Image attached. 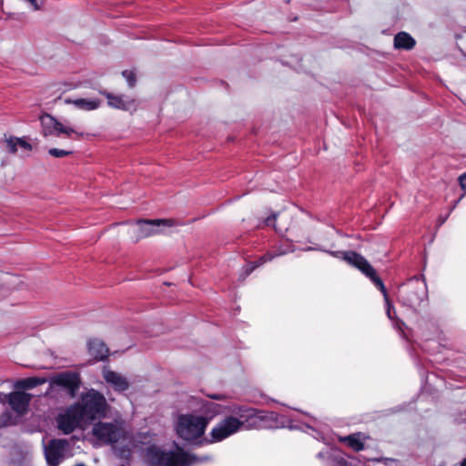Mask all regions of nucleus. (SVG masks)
I'll list each match as a JSON object with an SVG mask.
<instances>
[{"label": "nucleus", "mask_w": 466, "mask_h": 466, "mask_svg": "<svg viewBox=\"0 0 466 466\" xmlns=\"http://www.w3.org/2000/svg\"><path fill=\"white\" fill-rule=\"evenodd\" d=\"M228 411L239 420L241 430L269 428L277 420L276 413L246 405L234 404L228 407Z\"/></svg>", "instance_id": "1"}, {"label": "nucleus", "mask_w": 466, "mask_h": 466, "mask_svg": "<svg viewBox=\"0 0 466 466\" xmlns=\"http://www.w3.org/2000/svg\"><path fill=\"white\" fill-rule=\"evenodd\" d=\"M146 456L152 466H190L194 462L208 460V457L198 458L184 451H166L154 444L147 448Z\"/></svg>", "instance_id": "2"}, {"label": "nucleus", "mask_w": 466, "mask_h": 466, "mask_svg": "<svg viewBox=\"0 0 466 466\" xmlns=\"http://www.w3.org/2000/svg\"><path fill=\"white\" fill-rule=\"evenodd\" d=\"M74 405L85 421L105 417L107 408L105 396L94 389L82 396L80 403Z\"/></svg>", "instance_id": "3"}, {"label": "nucleus", "mask_w": 466, "mask_h": 466, "mask_svg": "<svg viewBox=\"0 0 466 466\" xmlns=\"http://www.w3.org/2000/svg\"><path fill=\"white\" fill-rule=\"evenodd\" d=\"M207 420L192 413L180 414L176 424L177 434L187 441L201 438L208 428Z\"/></svg>", "instance_id": "4"}, {"label": "nucleus", "mask_w": 466, "mask_h": 466, "mask_svg": "<svg viewBox=\"0 0 466 466\" xmlns=\"http://www.w3.org/2000/svg\"><path fill=\"white\" fill-rule=\"evenodd\" d=\"M426 297V283L418 277L409 279L399 289V302L413 309L420 307Z\"/></svg>", "instance_id": "5"}, {"label": "nucleus", "mask_w": 466, "mask_h": 466, "mask_svg": "<svg viewBox=\"0 0 466 466\" xmlns=\"http://www.w3.org/2000/svg\"><path fill=\"white\" fill-rule=\"evenodd\" d=\"M343 259L369 278L378 289H384V283L370 262L356 251L343 252Z\"/></svg>", "instance_id": "6"}, {"label": "nucleus", "mask_w": 466, "mask_h": 466, "mask_svg": "<svg viewBox=\"0 0 466 466\" xmlns=\"http://www.w3.org/2000/svg\"><path fill=\"white\" fill-rule=\"evenodd\" d=\"M241 431V423L236 415L226 416L218 421L209 432L208 443L220 442Z\"/></svg>", "instance_id": "7"}, {"label": "nucleus", "mask_w": 466, "mask_h": 466, "mask_svg": "<svg viewBox=\"0 0 466 466\" xmlns=\"http://www.w3.org/2000/svg\"><path fill=\"white\" fill-rule=\"evenodd\" d=\"M81 377L76 371H62L51 379V384L65 389L70 397L75 398L81 386Z\"/></svg>", "instance_id": "8"}, {"label": "nucleus", "mask_w": 466, "mask_h": 466, "mask_svg": "<svg viewBox=\"0 0 466 466\" xmlns=\"http://www.w3.org/2000/svg\"><path fill=\"white\" fill-rule=\"evenodd\" d=\"M92 432L97 440L106 444L117 442L122 436L121 429L111 422L99 421L96 423L93 427Z\"/></svg>", "instance_id": "9"}, {"label": "nucleus", "mask_w": 466, "mask_h": 466, "mask_svg": "<svg viewBox=\"0 0 466 466\" xmlns=\"http://www.w3.org/2000/svg\"><path fill=\"white\" fill-rule=\"evenodd\" d=\"M40 121L43 128V135L45 137L51 135L59 136L60 134H65L68 137H70L72 134H76L80 137L83 136V134L77 133L73 128L65 127L61 122L47 113L40 116Z\"/></svg>", "instance_id": "10"}, {"label": "nucleus", "mask_w": 466, "mask_h": 466, "mask_svg": "<svg viewBox=\"0 0 466 466\" xmlns=\"http://www.w3.org/2000/svg\"><path fill=\"white\" fill-rule=\"evenodd\" d=\"M85 421L75 405L70 406L65 413L57 417V426L65 434L72 433L80 423Z\"/></svg>", "instance_id": "11"}, {"label": "nucleus", "mask_w": 466, "mask_h": 466, "mask_svg": "<svg viewBox=\"0 0 466 466\" xmlns=\"http://www.w3.org/2000/svg\"><path fill=\"white\" fill-rule=\"evenodd\" d=\"M69 446L67 440H51L46 448V459L49 466H58L64 459V453Z\"/></svg>", "instance_id": "12"}, {"label": "nucleus", "mask_w": 466, "mask_h": 466, "mask_svg": "<svg viewBox=\"0 0 466 466\" xmlns=\"http://www.w3.org/2000/svg\"><path fill=\"white\" fill-rule=\"evenodd\" d=\"M99 94L107 99V105L112 108L128 111L137 107V102L134 98H127L123 95H115L106 90H100Z\"/></svg>", "instance_id": "13"}, {"label": "nucleus", "mask_w": 466, "mask_h": 466, "mask_svg": "<svg viewBox=\"0 0 466 466\" xmlns=\"http://www.w3.org/2000/svg\"><path fill=\"white\" fill-rule=\"evenodd\" d=\"M32 395L21 390H16L9 393L7 401L14 411L19 414H24L27 411Z\"/></svg>", "instance_id": "14"}, {"label": "nucleus", "mask_w": 466, "mask_h": 466, "mask_svg": "<svg viewBox=\"0 0 466 466\" xmlns=\"http://www.w3.org/2000/svg\"><path fill=\"white\" fill-rule=\"evenodd\" d=\"M224 407L220 404L212 402L207 400H201L198 402V407L197 411L200 414L199 417H202L205 420H207V424L218 415L223 413Z\"/></svg>", "instance_id": "15"}, {"label": "nucleus", "mask_w": 466, "mask_h": 466, "mask_svg": "<svg viewBox=\"0 0 466 466\" xmlns=\"http://www.w3.org/2000/svg\"><path fill=\"white\" fill-rule=\"evenodd\" d=\"M161 225L173 226L170 219H147L138 221V237L147 238L158 232L157 228Z\"/></svg>", "instance_id": "16"}, {"label": "nucleus", "mask_w": 466, "mask_h": 466, "mask_svg": "<svg viewBox=\"0 0 466 466\" xmlns=\"http://www.w3.org/2000/svg\"><path fill=\"white\" fill-rule=\"evenodd\" d=\"M88 352L97 361L105 360L109 355L106 345L97 339H91L88 342Z\"/></svg>", "instance_id": "17"}, {"label": "nucleus", "mask_w": 466, "mask_h": 466, "mask_svg": "<svg viewBox=\"0 0 466 466\" xmlns=\"http://www.w3.org/2000/svg\"><path fill=\"white\" fill-rule=\"evenodd\" d=\"M104 379L107 383L111 384L116 391L123 392L129 388V383L127 379L116 371H105Z\"/></svg>", "instance_id": "18"}, {"label": "nucleus", "mask_w": 466, "mask_h": 466, "mask_svg": "<svg viewBox=\"0 0 466 466\" xmlns=\"http://www.w3.org/2000/svg\"><path fill=\"white\" fill-rule=\"evenodd\" d=\"M362 432H356L339 439L340 442L346 443L354 451L359 452L365 450L364 440L368 439Z\"/></svg>", "instance_id": "19"}, {"label": "nucleus", "mask_w": 466, "mask_h": 466, "mask_svg": "<svg viewBox=\"0 0 466 466\" xmlns=\"http://www.w3.org/2000/svg\"><path fill=\"white\" fill-rule=\"evenodd\" d=\"M415 45V39L406 32H400L394 36V47L396 49L411 50Z\"/></svg>", "instance_id": "20"}, {"label": "nucleus", "mask_w": 466, "mask_h": 466, "mask_svg": "<svg viewBox=\"0 0 466 466\" xmlns=\"http://www.w3.org/2000/svg\"><path fill=\"white\" fill-rule=\"evenodd\" d=\"M66 104H73L76 108L84 111H91L99 107L100 100L98 99H86V98H77L71 99L67 98L65 100Z\"/></svg>", "instance_id": "21"}, {"label": "nucleus", "mask_w": 466, "mask_h": 466, "mask_svg": "<svg viewBox=\"0 0 466 466\" xmlns=\"http://www.w3.org/2000/svg\"><path fill=\"white\" fill-rule=\"evenodd\" d=\"M46 382V378L40 377H29L25 379L19 380L15 382V388L17 390H31L36 386L45 384Z\"/></svg>", "instance_id": "22"}, {"label": "nucleus", "mask_w": 466, "mask_h": 466, "mask_svg": "<svg viewBox=\"0 0 466 466\" xmlns=\"http://www.w3.org/2000/svg\"><path fill=\"white\" fill-rule=\"evenodd\" d=\"M274 256L270 253H267L263 256H261L258 260L250 262L245 268V272L247 275H249L251 272H253L258 267L261 266L262 264L272 260Z\"/></svg>", "instance_id": "23"}, {"label": "nucleus", "mask_w": 466, "mask_h": 466, "mask_svg": "<svg viewBox=\"0 0 466 466\" xmlns=\"http://www.w3.org/2000/svg\"><path fill=\"white\" fill-rule=\"evenodd\" d=\"M379 290L383 294V297H384V299L386 302V306H387L386 313H387L388 318L390 319H394L396 317V310L389 298L386 287L384 286V289H379Z\"/></svg>", "instance_id": "24"}, {"label": "nucleus", "mask_w": 466, "mask_h": 466, "mask_svg": "<svg viewBox=\"0 0 466 466\" xmlns=\"http://www.w3.org/2000/svg\"><path fill=\"white\" fill-rule=\"evenodd\" d=\"M73 150H66V149H58V148H50L48 150V154L54 157H65L71 156L73 154Z\"/></svg>", "instance_id": "25"}, {"label": "nucleus", "mask_w": 466, "mask_h": 466, "mask_svg": "<svg viewBox=\"0 0 466 466\" xmlns=\"http://www.w3.org/2000/svg\"><path fill=\"white\" fill-rule=\"evenodd\" d=\"M122 76L126 78L129 87H134L136 86L137 77H136V74L134 71L124 70L122 72Z\"/></svg>", "instance_id": "26"}, {"label": "nucleus", "mask_w": 466, "mask_h": 466, "mask_svg": "<svg viewBox=\"0 0 466 466\" xmlns=\"http://www.w3.org/2000/svg\"><path fill=\"white\" fill-rule=\"evenodd\" d=\"M5 142H6L7 147H8V151L11 154H15L17 151V146H18L17 137H10L9 138H7L5 140Z\"/></svg>", "instance_id": "27"}, {"label": "nucleus", "mask_w": 466, "mask_h": 466, "mask_svg": "<svg viewBox=\"0 0 466 466\" xmlns=\"http://www.w3.org/2000/svg\"><path fill=\"white\" fill-rule=\"evenodd\" d=\"M18 146L27 151L32 150V145L23 138L17 137Z\"/></svg>", "instance_id": "28"}, {"label": "nucleus", "mask_w": 466, "mask_h": 466, "mask_svg": "<svg viewBox=\"0 0 466 466\" xmlns=\"http://www.w3.org/2000/svg\"><path fill=\"white\" fill-rule=\"evenodd\" d=\"M459 183L462 189H466V173H463L459 177Z\"/></svg>", "instance_id": "29"}, {"label": "nucleus", "mask_w": 466, "mask_h": 466, "mask_svg": "<svg viewBox=\"0 0 466 466\" xmlns=\"http://www.w3.org/2000/svg\"><path fill=\"white\" fill-rule=\"evenodd\" d=\"M275 219H276V216H275V215H273L272 217H268V218H267V219H266V224H267L268 226L273 225V221H274Z\"/></svg>", "instance_id": "30"}, {"label": "nucleus", "mask_w": 466, "mask_h": 466, "mask_svg": "<svg viewBox=\"0 0 466 466\" xmlns=\"http://www.w3.org/2000/svg\"><path fill=\"white\" fill-rule=\"evenodd\" d=\"M208 397L212 400H222L224 399V397L220 394H212V395H208Z\"/></svg>", "instance_id": "31"}, {"label": "nucleus", "mask_w": 466, "mask_h": 466, "mask_svg": "<svg viewBox=\"0 0 466 466\" xmlns=\"http://www.w3.org/2000/svg\"><path fill=\"white\" fill-rule=\"evenodd\" d=\"M461 466H466V458L461 462Z\"/></svg>", "instance_id": "32"}, {"label": "nucleus", "mask_w": 466, "mask_h": 466, "mask_svg": "<svg viewBox=\"0 0 466 466\" xmlns=\"http://www.w3.org/2000/svg\"><path fill=\"white\" fill-rule=\"evenodd\" d=\"M331 254H332L333 256H335V257H338V256H337V252H331Z\"/></svg>", "instance_id": "33"}, {"label": "nucleus", "mask_w": 466, "mask_h": 466, "mask_svg": "<svg viewBox=\"0 0 466 466\" xmlns=\"http://www.w3.org/2000/svg\"><path fill=\"white\" fill-rule=\"evenodd\" d=\"M76 466H85L83 463L76 464Z\"/></svg>", "instance_id": "34"}]
</instances>
